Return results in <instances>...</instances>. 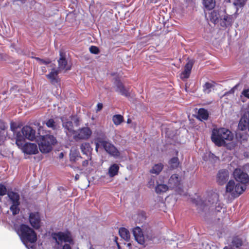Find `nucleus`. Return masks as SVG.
Segmentation results:
<instances>
[{
  "instance_id": "nucleus-1",
  "label": "nucleus",
  "mask_w": 249,
  "mask_h": 249,
  "mask_svg": "<svg viewBox=\"0 0 249 249\" xmlns=\"http://www.w3.org/2000/svg\"><path fill=\"white\" fill-rule=\"evenodd\" d=\"M196 205L200 212H206L213 209L217 212H220L223 208L222 204L219 201L218 194L213 192H209L205 199L197 198Z\"/></svg>"
},
{
  "instance_id": "nucleus-2",
  "label": "nucleus",
  "mask_w": 249,
  "mask_h": 249,
  "mask_svg": "<svg viewBox=\"0 0 249 249\" xmlns=\"http://www.w3.org/2000/svg\"><path fill=\"white\" fill-rule=\"evenodd\" d=\"M233 137L232 133L229 129L220 128L213 129L211 139L216 145L221 146L225 144V141H231Z\"/></svg>"
},
{
  "instance_id": "nucleus-3",
  "label": "nucleus",
  "mask_w": 249,
  "mask_h": 249,
  "mask_svg": "<svg viewBox=\"0 0 249 249\" xmlns=\"http://www.w3.org/2000/svg\"><path fill=\"white\" fill-rule=\"evenodd\" d=\"M17 233L19 236L20 239L24 244L28 243H33L37 240L36 234L35 231L28 226L22 224L17 230Z\"/></svg>"
},
{
  "instance_id": "nucleus-4",
  "label": "nucleus",
  "mask_w": 249,
  "mask_h": 249,
  "mask_svg": "<svg viewBox=\"0 0 249 249\" xmlns=\"http://www.w3.org/2000/svg\"><path fill=\"white\" fill-rule=\"evenodd\" d=\"M36 138V131L31 126H24L20 132L17 133L16 135V143L17 146H22L26 139L33 141Z\"/></svg>"
},
{
  "instance_id": "nucleus-5",
  "label": "nucleus",
  "mask_w": 249,
  "mask_h": 249,
  "mask_svg": "<svg viewBox=\"0 0 249 249\" xmlns=\"http://www.w3.org/2000/svg\"><path fill=\"white\" fill-rule=\"evenodd\" d=\"M53 238L55 241L56 244L59 245L63 242L65 243L62 246L61 249H72L71 245H73L74 243L70 232H58L52 234Z\"/></svg>"
},
{
  "instance_id": "nucleus-6",
  "label": "nucleus",
  "mask_w": 249,
  "mask_h": 249,
  "mask_svg": "<svg viewBox=\"0 0 249 249\" xmlns=\"http://www.w3.org/2000/svg\"><path fill=\"white\" fill-rule=\"evenodd\" d=\"M7 196L8 197V202L10 205V210L14 215H17L20 211L19 195L18 193L13 191H8Z\"/></svg>"
},
{
  "instance_id": "nucleus-7",
  "label": "nucleus",
  "mask_w": 249,
  "mask_h": 249,
  "mask_svg": "<svg viewBox=\"0 0 249 249\" xmlns=\"http://www.w3.org/2000/svg\"><path fill=\"white\" fill-rule=\"evenodd\" d=\"M56 138L53 135H46L43 136L39 145V148L42 153H47L51 151L53 145L56 143Z\"/></svg>"
},
{
  "instance_id": "nucleus-8",
  "label": "nucleus",
  "mask_w": 249,
  "mask_h": 249,
  "mask_svg": "<svg viewBox=\"0 0 249 249\" xmlns=\"http://www.w3.org/2000/svg\"><path fill=\"white\" fill-rule=\"evenodd\" d=\"M244 185H241L240 183H235L233 180H230L226 185V192L231 194L234 197L239 196L246 190Z\"/></svg>"
},
{
  "instance_id": "nucleus-9",
  "label": "nucleus",
  "mask_w": 249,
  "mask_h": 249,
  "mask_svg": "<svg viewBox=\"0 0 249 249\" xmlns=\"http://www.w3.org/2000/svg\"><path fill=\"white\" fill-rule=\"evenodd\" d=\"M99 142L101 143V146L109 155L115 158H117L120 156V152L111 142L107 141H100Z\"/></svg>"
},
{
  "instance_id": "nucleus-10",
  "label": "nucleus",
  "mask_w": 249,
  "mask_h": 249,
  "mask_svg": "<svg viewBox=\"0 0 249 249\" xmlns=\"http://www.w3.org/2000/svg\"><path fill=\"white\" fill-rule=\"evenodd\" d=\"M60 119L62 123V126L64 128V131L67 136L68 137L73 136L74 134L75 133V131L74 129L72 122L64 116L61 117Z\"/></svg>"
},
{
  "instance_id": "nucleus-11",
  "label": "nucleus",
  "mask_w": 249,
  "mask_h": 249,
  "mask_svg": "<svg viewBox=\"0 0 249 249\" xmlns=\"http://www.w3.org/2000/svg\"><path fill=\"white\" fill-rule=\"evenodd\" d=\"M233 175L235 180L241 185L246 186V184L249 182V175L240 169H236L233 172Z\"/></svg>"
},
{
  "instance_id": "nucleus-12",
  "label": "nucleus",
  "mask_w": 249,
  "mask_h": 249,
  "mask_svg": "<svg viewBox=\"0 0 249 249\" xmlns=\"http://www.w3.org/2000/svg\"><path fill=\"white\" fill-rule=\"evenodd\" d=\"M91 135V131L89 128L86 127L79 129L75 131L73 138L76 141L78 140H87L89 139Z\"/></svg>"
},
{
  "instance_id": "nucleus-13",
  "label": "nucleus",
  "mask_w": 249,
  "mask_h": 249,
  "mask_svg": "<svg viewBox=\"0 0 249 249\" xmlns=\"http://www.w3.org/2000/svg\"><path fill=\"white\" fill-rule=\"evenodd\" d=\"M20 148L22 152L28 155H34L38 152V148L36 144L33 143H26L24 142L22 146H18Z\"/></svg>"
},
{
  "instance_id": "nucleus-14",
  "label": "nucleus",
  "mask_w": 249,
  "mask_h": 249,
  "mask_svg": "<svg viewBox=\"0 0 249 249\" xmlns=\"http://www.w3.org/2000/svg\"><path fill=\"white\" fill-rule=\"evenodd\" d=\"M238 128L242 131L247 129L249 131V108L241 117L238 124Z\"/></svg>"
},
{
  "instance_id": "nucleus-15",
  "label": "nucleus",
  "mask_w": 249,
  "mask_h": 249,
  "mask_svg": "<svg viewBox=\"0 0 249 249\" xmlns=\"http://www.w3.org/2000/svg\"><path fill=\"white\" fill-rule=\"evenodd\" d=\"M229 173L226 169L220 170L216 176V181L219 185H223L229 179Z\"/></svg>"
},
{
  "instance_id": "nucleus-16",
  "label": "nucleus",
  "mask_w": 249,
  "mask_h": 249,
  "mask_svg": "<svg viewBox=\"0 0 249 249\" xmlns=\"http://www.w3.org/2000/svg\"><path fill=\"white\" fill-rule=\"evenodd\" d=\"M29 221L33 227L38 229L40 227V217L38 212L31 213L29 215Z\"/></svg>"
},
{
  "instance_id": "nucleus-17",
  "label": "nucleus",
  "mask_w": 249,
  "mask_h": 249,
  "mask_svg": "<svg viewBox=\"0 0 249 249\" xmlns=\"http://www.w3.org/2000/svg\"><path fill=\"white\" fill-rule=\"evenodd\" d=\"M59 55L60 58L58 60V70H65L68 71L70 70L71 67L68 65L67 61L62 51L59 52Z\"/></svg>"
},
{
  "instance_id": "nucleus-18",
  "label": "nucleus",
  "mask_w": 249,
  "mask_h": 249,
  "mask_svg": "<svg viewBox=\"0 0 249 249\" xmlns=\"http://www.w3.org/2000/svg\"><path fill=\"white\" fill-rule=\"evenodd\" d=\"M133 235L135 240L140 244L143 245L145 243L144 237L140 227H137L133 230Z\"/></svg>"
},
{
  "instance_id": "nucleus-19",
  "label": "nucleus",
  "mask_w": 249,
  "mask_h": 249,
  "mask_svg": "<svg viewBox=\"0 0 249 249\" xmlns=\"http://www.w3.org/2000/svg\"><path fill=\"white\" fill-rule=\"evenodd\" d=\"M180 178L177 174L172 175L168 180V186L170 189H174L178 187L180 184Z\"/></svg>"
},
{
  "instance_id": "nucleus-20",
  "label": "nucleus",
  "mask_w": 249,
  "mask_h": 249,
  "mask_svg": "<svg viewBox=\"0 0 249 249\" xmlns=\"http://www.w3.org/2000/svg\"><path fill=\"white\" fill-rule=\"evenodd\" d=\"M223 14H224V11L219 12L216 10H213L209 14L210 20L212 22L216 23L218 21L219 19L223 17Z\"/></svg>"
},
{
  "instance_id": "nucleus-21",
  "label": "nucleus",
  "mask_w": 249,
  "mask_h": 249,
  "mask_svg": "<svg viewBox=\"0 0 249 249\" xmlns=\"http://www.w3.org/2000/svg\"><path fill=\"white\" fill-rule=\"evenodd\" d=\"M235 18V16L233 15H229L228 14L223 15V17L220 18L222 20V22L221 23V26H228L231 25Z\"/></svg>"
},
{
  "instance_id": "nucleus-22",
  "label": "nucleus",
  "mask_w": 249,
  "mask_h": 249,
  "mask_svg": "<svg viewBox=\"0 0 249 249\" xmlns=\"http://www.w3.org/2000/svg\"><path fill=\"white\" fill-rule=\"evenodd\" d=\"M80 148L83 154L87 155L89 159H91L92 148L91 147L90 144L89 142L83 143L80 146Z\"/></svg>"
},
{
  "instance_id": "nucleus-23",
  "label": "nucleus",
  "mask_w": 249,
  "mask_h": 249,
  "mask_svg": "<svg viewBox=\"0 0 249 249\" xmlns=\"http://www.w3.org/2000/svg\"><path fill=\"white\" fill-rule=\"evenodd\" d=\"M58 73V70L53 69L49 74L46 75V77L51 81L53 84H55L58 82V79L57 78Z\"/></svg>"
},
{
  "instance_id": "nucleus-24",
  "label": "nucleus",
  "mask_w": 249,
  "mask_h": 249,
  "mask_svg": "<svg viewBox=\"0 0 249 249\" xmlns=\"http://www.w3.org/2000/svg\"><path fill=\"white\" fill-rule=\"evenodd\" d=\"M116 87V90L120 92V93L126 97L129 95V91L127 89L124 88L123 84L119 81H116L115 83Z\"/></svg>"
},
{
  "instance_id": "nucleus-25",
  "label": "nucleus",
  "mask_w": 249,
  "mask_h": 249,
  "mask_svg": "<svg viewBox=\"0 0 249 249\" xmlns=\"http://www.w3.org/2000/svg\"><path fill=\"white\" fill-rule=\"evenodd\" d=\"M119 166L117 164L114 163L110 165L108 168V174L110 177L116 176L119 172Z\"/></svg>"
},
{
  "instance_id": "nucleus-26",
  "label": "nucleus",
  "mask_w": 249,
  "mask_h": 249,
  "mask_svg": "<svg viewBox=\"0 0 249 249\" xmlns=\"http://www.w3.org/2000/svg\"><path fill=\"white\" fill-rule=\"evenodd\" d=\"M209 117V113L207 110L201 108L197 112V118L200 121L207 120Z\"/></svg>"
},
{
  "instance_id": "nucleus-27",
  "label": "nucleus",
  "mask_w": 249,
  "mask_h": 249,
  "mask_svg": "<svg viewBox=\"0 0 249 249\" xmlns=\"http://www.w3.org/2000/svg\"><path fill=\"white\" fill-rule=\"evenodd\" d=\"M119 233L120 236L125 241H128L130 238V233L125 228H121L119 229Z\"/></svg>"
},
{
  "instance_id": "nucleus-28",
  "label": "nucleus",
  "mask_w": 249,
  "mask_h": 249,
  "mask_svg": "<svg viewBox=\"0 0 249 249\" xmlns=\"http://www.w3.org/2000/svg\"><path fill=\"white\" fill-rule=\"evenodd\" d=\"M170 188L169 186L164 184H158L155 188V191L157 194H161L166 192Z\"/></svg>"
},
{
  "instance_id": "nucleus-29",
  "label": "nucleus",
  "mask_w": 249,
  "mask_h": 249,
  "mask_svg": "<svg viewBox=\"0 0 249 249\" xmlns=\"http://www.w3.org/2000/svg\"><path fill=\"white\" fill-rule=\"evenodd\" d=\"M163 168V165L161 163H158L152 167V168L150 170V172L152 174H155L156 175H158L161 171Z\"/></svg>"
},
{
  "instance_id": "nucleus-30",
  "label": "nucleus",
  "mask_w": 249,
  "mask_h": 249,
  "mask_svg": "<svg viewBox=\"0 0 249 249\" xmlns=\"http://www.w3.org/2000/svg\"><path fill=\"white\" fill-rule=\"evenodd\" d=\"M79 156V152L78 150L74 148H71L70 153V158L71 161H75Z\"/></svg>"
},
{
  "instance_id": "nucleus-31",
  "label": "nucleus",
  "mask_w": 249,
  "mask_h": 249,
  "mask_svg": "<svg viewBox=\"0 0 249 249\" xmlns=\"http://www.w3.org/2000/svg\"><path fill=\"white\" fill-rule=\"evenodd\" d=\"M203 3L206 9L211 10L214 7L215 1V0H203Z\"/></svg>"
},
{
  "instance_id": "nucleus-32",
  "label": "nucleus",
  "mask_w": 249,
  "mask_h": 249,
  "mask_svg": "<svg viewBox=\"0 0 249 249\" xmlns=\"http://www.w3.org/2000/svg\"><path fill=\"white\" fill-rule=\"evenodd\" d=\"M170 168L172 169L178 168L179 165V162L178 157H174L172 158L169 161Z\"/></svg>"
},
{
  "instance_id": "nucleus-33",
  "label": "nucleus",
  "mask_w": 249,
  "mask_h": 249,
  "mask_svg": "<svg viewBox=\"0 0 249 249\" xmlns=\"http://www.w3.org/2000/svg\"><path fill=\"white\" fill-rule=\"evenodd\" d=\"M112 121L115 125H119L123 121V117L121 115H114L112 118Z\"/></svg>"
},
{
  "instance_id": "nucleus-34",
  "label": "nucleus",
  "mask_w": 249,
  "mask_h": 249,
  "mask_svg": "<svg viewBox=\"0 0 249 249\" xmlns=\"http://www.w3.org/2000/svg\"><path fill=\"white\" fill-rule=\"evenodd\" d=\"M45 124L48 127L51 128L53 130H55L57 129V125L56 123L53 119H49L46 121Z\"/></svg>"
},
{
  "instance_id": "nucleus-35",
  "label": "nucleus",
  "mask_w": 249,
  "mask_h": 249,
  "mask_svg": "<svg viewBox=\"0 0 249 249\" xmlns=\"http://www.w3.org/2000/svg\"><path fill=\"white\" fill-rule=\"evenodd\" d=\"M246 0H235L233 4L236 8V12L239 8H242L244 5Z\"/></svg>"
},
{
  "instance_id": "nucleus-36",
  "label": "nucleus",
  "mask_w": 249,
  "mask_h": 249,
  "mask_svg": "<svg viewBox=\"0 0 249 249\" xmlns=\"http://www.w3.org/2000/svg\"><path fill=\"white\" fill-rule=\"evenodd\" d=\"M190 72H191V71L187 70L186 69H185L184 68V71H182L181 73V75H180L181 78L182 79L188 78L190 76Z\"/></svg>"
},
{
  "instance_id": "nucleus-37",
  "label": "nucleus",
  "mask_w": 249,
  "mask_h": 249,
  "mask_svg": "<svg viewBox=\"0 0 249 249\" xmlns=\"http://www.w3.org/2000/svg\"><path fill=\"white\" fill-rule=\"evenodd\" d=\"M213 87V85L210 83H206L204 86V90L205 92L209 93Z\"/></svg>"
},
{
  "instance_id": "nucleus-38",
  "label": "nucleus",
  "mask_w": 249,
  "mask_h": 249,
  "mask_svg": "<svg viewBox=\"0 0 249 249\" xmlns=\"http://www.w3.org/2000/svg\"><path fill=\"white\" fill-rule=\"evenodd\" d=\"M89 52L93 54H97L99 53V48L95 46H91L89 48Z\"/></svg>"
},
{
  "instance_id": "nucleus-39",
  "label": "nucleus",
  "mask_w": 249,
  "mask_h": 249,
  "mask_svg": "<svg viewBox=\"0 0 249 249\" xmlns=\"http://www.w3.org/2000/svg\"><path fill=\"white\" fill-rule=\"evenodd\" d=\"M232 244L233 246H235L236 248H239L242 246V242L241 240L239 239H234L232 241Z\"/></svg>"
},
{
  "instance_id": "nucleus-40",
  "label": "nucleus",
  "mask_w": 249,
  "mask_h": 249,
  "mask_svg": "<svg viewBox=\"0 0 249 249\" xmlns=\"http://www.w3.org/2000/svg\"><path fill=\"white\" fill-rule=\"evenodd\" d=\"M7 189L5 186L2 184H0V196H3L6 194Z\"/></svg>"
},
{
  "instance_id": "nucleus-41",
  "label": "nucleus",
  "mask_w": 249,
  "mask_h": 249,
  "mask_svg": "<svg viewBox=\"0 0 249 249\" xmlns=\"http://www.w3.org/2000/svg\"><path fill=\"white\" fill-rule=\"evenodd\" d=\"M18 128V126L16 123L12 122L10 124V129L13 132L14 134H16V130Z\"/></svg>"
},
{
  "instance_id": "nucleus-42",
  "label": "nucleus",
  "mask_w": 249,
  "mask_h": 249,
  "mask_svg": "<svg viewBox=\"0 0 249 249\" xmlns=\"http://www.w3.org/2000/svg\"><path fill=\"white\" fill-rule=\"evenodd\" d=\"M194 64V62L192 60H190L189 62L185 65L184 68L190 71H191L192 69L193 65Z\"/></svg>"
},
{
  "instance_id": "nucleus-43",
  "label": "nucleus",
  "mask_w": 249,
  "mask_h": 249,
  "mask_svg": "<svg viewBox=\"0 0 249 249\" xmlns=\"http://www.w3.org/2000/svg\"><path fill=\"white\" fill-rule=\"evenodd\" d=\"M36 59L40 62V64H48L49 63H50L51 61L49 60H43V59H41L39 58H36Z\"/></svg>"
},
{
  "instance_id": "nucleus-44",
  "label": "nucleus",
  "mask_w": 249,
  "mask_h": 249,
  "mask_svg": "<svg viewBox=\"0 0 249 249\" xmlns=\"http://www.w3.org/2000/svg\"><path fill=\"white\" fill-rule=\"evenodd\" d=\"M5 136L2 134L1 131H0V145L2 144L5 140Z\"/></svg>"
},
{
  "instance_id": "nucleus-45",
  "label": "nucleus",
  "mask_w": 249,
  "mask_h": 249,
  "mask_svg": "<svg viewBox=\"0 0 249 249\" xmlns=\"http://www.w3.org/2000/svg\"><path fill=\"white\" fill-rule=\"evenodd\" d=\"M7 128L5 124L1 120H0V129L1 130H4Z\"/></svg>"
},
{
  "instance_id": "nucleus-46",
  "label": "nucleus",
  "mask_w": 249,
  "mask_h": 249,
  "mask_svg": "<svg viewBox=\"0 0 249 249\" xmlns=\"http://www.w3.org/2000/svg\"><path fill=\"white\" fill-rule=\"evenodd\" d=\"M155 181L153 178H151L148 182V186L149 188L152 187L154 185Z\"/></svg>"
},
{
  "instance_id": "nucleus-47",
  "label": "nucleus",
  "mask_w": 249,
  "mask_h": 249,
  "mask_svg": "<svg viewBox=\"0 0 249 249\" xmlns=\"http://www.w3.org/2000/svg\"><path fill=\"white\" fill-rule=\"evenodd\" d=\"M103 108V104L102 103H98L97 105V109L96 111H100Z\"/></svg>"
},
{
  "instance_id": "nucleus-48",
  "label": "nucleus",
  "mask_w": 249,
  "mask_h": 249,
  "mask_svg": "<svg viewBox=\"0 0 249 249\" xmlns=\"http://www.w3.org/2000/svg\"><path fill=\"white\" fill-rule=\"evenodd\" d=\"M97 141H98V142H95V145H96L95 150H96V151H98V149L99 148L100 145H101V143L99 142V141H102V140L100 139H97Z\"/></svg>"
},
{
  "instance_id": "nucleus-49",
  "label": "nucleus",
  "mask_w": 249,
  "mask_h": 249,
  "mask_svg": "<svg viewBox=\"0 0 249 249\" xmlns=\"http://www.w3.org/2000/svg\"><path fill=\"white\" fill-rule=\"evenodd\" d=\"M89 160H90L89 158H88V160H86L82 162V165L84 167H86L88 165L89 163Z\"/></svg>"
},
{
  "instance_id": "nucleus-50",
  "label": "nucleus",
  "mask_w": 249,
  "mask_h": 249,
  "mask_svg": "<svg viewBox=\"0 0 249 249\" xmlns=\"http://www.w3.org/2000/svg\"><path fill=\"white\" fill-rule=\"evenodd\" d=\"M79 178V175L78 174H76L75 176V180H77Z\"/></svg>"
},
{
  "instance_id": "nucleus-51",
  "label": "nucleus",
  "mask_w": 249,
  "mask_h": 249,
  "mask_svg": "<svg viewBox=\"0 0 249 249\" xmlns=\"http://www.w3.org/2000/svg\"><path fill=\"white\" fill-rule=\"evenodd\" d=\"M237 86H238V85H235V86H234V87H233V88L231 89V91L232 92H234V89H236V88L237 87Z\"/></svg>"
},
{
  "instance_id": "nucleus-52",
  "label": "nucleus",
  "mask_w": 249,
  "mask_h": 249,
  "mask_svg": "<svg viewBox=\"0 0 249 249\" xmlns=\"http://www.w3.org/2000/svg\"><path fill=\"white\" fill-rule=\"evenodd\" d=\"M42 71H44V72H45V71H46V68H45V67H42Z\"/></svg>"
},
{
  "instance_id": "nucleus-53",
  "label": "nucleus",
  "mask_w": 249,
  "mask_h": 249,
  "mask_svg": "<svg viewBox=\"0 0 249 249\" xmlns=\"http://www.w3.org/2000/svg\"><path fill=\"white\" fill-rule=\"evenodd\" d=\"M63 156V153H61L60 154V158H61V157H62Z\"/></svg>"
},
{
  "instance_id": "nucleus-54",
  "label": "nucleus",
  "mask_w": 249,
  "mask_h": 249,
  "mask_svg": "<svg viewBox=\"0 0 249 249\" xmlns=\"http://www.w3.org/2000/svg\"><path fill=\"white\" fill-rule=\"evenodd\" d=\"M127 122H128V123H129V119L128 120Z\"/></svg>"
}]
</instances>
